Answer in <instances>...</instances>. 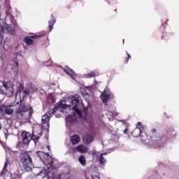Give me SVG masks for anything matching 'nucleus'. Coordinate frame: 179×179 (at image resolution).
Listing matches in <instances>:
<instances>
[{
    "mask_svg": "<svg viewBox=\"0 0 179 179\" xmlns=\"http://www.w3.org/2000/svg\"><path fill=\"white\" fill-rule=\"evenodd\" d=\"M79 95L65 98L59 104L56 105L52 110L42 116V127L44 129L50 128V118L55 115L56 118H59L64 113H69V115L66 117V126L67 128H72L76 124L78 118H83L82 108L83 104L79 101Z\"/></svg>",
    "mask_w": 179,
    "mask_h": 179,
    "instance_id": "f257e3e1",
    "label": "nucleus"
},
{
    "mask_svg": "<svg viewBox=\"0 0 179 179\" xmlns=\"http://www.w3.org/2000/svg\"><path fill=\"white\" fill-rule=\"evenodd\" d=\"M141 139L142 142H144V143L147 145V146L159 148L160 143L166 139V137H161L159 134H156V129H153L151 130L150 138H148V136L144 134V135L141 136Z\"/></svg>",
    "mask_w": 179,
    "mask_h": 179,
    "instance_id": "f03ea898",
    "label": "nucleus"
},
{
    "mask_svg": "<svg viewBox=\"0 0 179 179\" xmlns=\"http://www.w3.org/2000/svg\"><path fill=\"white\" fill-rule=\"evenodd\" d=\"M15 18L12 14L7 13L6 16V21L0 20V37L3 38V36L6 33H10L12 31V24L9 23H13Z\"/></svg>",
    "mask_w": 179,
    "mask_h": 179,
    "instance_id": "7ed1b4c3",
    "label": "nucleus"
},
{
    "mask_svg": "<svg viewBox=\"0 0 179 179\" xmlns=\"http://www.w3.org/2000/svg\"><path fill=\"white\" fill-rule=\"evenodd\" d=\"M13 83L12 81L5 82L0 80V93L7 97L13 96Z\"/></svg>",
    "mask_w": 179,
    "mask_h": 179,
    "instance_id": "20e7f679",
    "label": "nucleus"
},
{
    "mask_svg": "<svg viewBox=\"0 0 179 179\" xmlns=\"http://www.w3.org/2000/svg\"><path fill=\"white\" fill-rule=\"evenodd\" d=\"M33 114V108L29 105L21 103L17 110V117H22V118H30Z\"/></svg>",
    "mask_w": 179,
    "mask_h": 179,
    "instance_id": "39448f33",
    "label": "nucleus"
},
{
    "mask_svg": "<svg viewBox=\"0 0 179 179\" xmlns=\"http://www.w3.org/2000/svg\"><path fill=\"white\" fill-rule=\"evenodd\" d=\"M20 161L25 171H31V167H33V160H31V157L27 152L21 155Z\"/></svg>",
    "mask_w": 179,
    "mask_h": 179,
    "instance_id": "423d86ee",
    "label": "nucleus"
},
{
    "mask_svg": "<svg viewBox=\"0 0 179 179\" xmlns=\"http://www.w3.org/2000/svg\"><path fill=\"white\" fill-rule=\"evenodd\" d=\"M100 97L102 102L106 103L108 100H110V99H114V95L108 88H106Z\"/></svg>",
    "mask_w": 179,
    "mask_h": 179,
    "instance_id": "0eeeda50",
    "label": "nucleus"
},
{
    "mask_svg": "<svg viewBox=\"0 0 179 179\" xmlns=\"http://www.w3.org/2000/svg\"><path fill=\"white\" fill-rule=\"evenodd\" d=\"M77 152H79V153H87V147L80 144L74 148H70L69 150L70 154L77 153Z\"/></svg>",
    "mask_w": 179,
    "mask_h": 179,
    "instance_id": "6e6552de",
    "label": "nucleus"
},
{
    "mask_svg": "<svg viewBox=\"0 0 179 179\" xmlns=\"http://www.w3.org/2000/svg\"><path fill=\"white\" fill-rule=\"evenodd\" d=\"M1 114H6L7 115H12L13 114V108L12 106H2L0 108Z\"/></svg>",
    "mask_w": 179,
    "mask_h": 179,
    "instance_id": "1a4fd4ad",
    "label": "nucleus"
},
{
    "mask_svg": "<svg viewBox=\"0 0 179 179\" xmlns=\"http://www.w3.org/2000/svg\"><path fill=\"white\" fill-rule=\"evenodd\" d=\"M143 129H145V127L142 125V123L141 122H138L136 125V128L133 131V135L134 136H139L142 132H143Z\"/></svg>",
    "mask_w": 179,
    "mask_h": 179,
    "instance_id": "9d476101",
    "label": "nucleus"
},
{
    "mask_svg": "<svg viewBox=\"0 0 179 179\" xmlns=\"http://www.w3.org/2000/svg\"><path fill=\"white\" fill-rule=\"evenodd\" d=\"M64 71L67 75H69L71 76V79H73V80H78V74L75 73V71L69 68L68 66H66L64 67Z\"/></svg>",
    "mask_w": 179,
    "mask_h": 179,
    "instance_id": "9b49d317",
    "label": "nucleus"
},
{
    "mask_svg": "<svg viewBox=\"0 0 179 179\" xmlns=\"http://www.w3.org/2000/svg\"><path fill=\"white\" fill-rule=\"evenodd\" d=\"M22 136L24 145H28V143H30V141H31V134L29 132H22Z\"/></svg>",
    "mask_w": 179,
    "mask_h": 179,
    "instance_id": "f8f14e48",
    "label": "nucleus"
},
{
    "mask_svg": "<svg viewBox=\"0 0 179 179\" xmlns=\"http://www.w3.org/2000/svg\"><path fill=\"white\" fill-rule=\"evenodd\" d=\"M10 68L14 73H17V72H19V62H17V60L11 61Z\"/></svg>",
    "mask_w": 179,
    "mask_h": 179,
    "instance_id": "ddd939ff",
    "label": "nucleus"
},
{
    "mask_svg": "<svg viewBox=\"0 0 179 179\" xmlns=\"http://www.w3.org/2000/svg\"><path fill=\"white\" fill-rule=\"evenodd\" d=\"M36 155L38 156V157L41 159V160L43 161L44 164H45L46 166H50V167H51V166H52V160H51L49 162H48L47 161H44V156H45L46 154H45L43 152L38 151V152H36Z\"/></svg>",
    "mask_w": 179,
    "mask_h": 179,
    "instance_id": "4468645a",
    "label": "nucleus"
},
{
    "mask_svg": "<svg viewBox=\"0 0 179 179\" xmlns=\"http://www.w3.org/2000/svg\"><path fill=\"white\" fill-rule=\"evenodd\" d=\"M29 93H30V91H29V90H20L17 91L16 97L17 96V94H19L20 99L22 101L23 100V99H24V96H27Z\"/></svg>",
    "mask_w": 179,
    "mask_h": 179,
    "instance_id": "2eb2a0df",
    "label": "nucleus"
},
{
    "mask_svg": "<svg viewBox=\"0 0 179 179\" xmlns=\"http://www.w3.org/2000/svg\"><path fill=\"white\" fill-rule=\"evenodd\" d=\"M84 143L89 145V143H92L93 141H94V136L92 134H87L83 137Z\"/></svg>",
    "mask_w": 179,
    "mask_h": 179,
    "instance_id": "dca6fc26",
    "label": "nucleus"
},
{
    "mask_svg": "<svg viewBox=\"0 0 179 179\" xmlns=\"http://www.w3.org/2000/svg\"><path fill=\"white\" fill-rule=\"evenodd\" d=\"M106 155H108V152H104L102 154H99V155H97V159L100 164H102V166H104V164H106V158H104V156H106Z\"/></svg>",
    "mask_w": 179,
    "mask_h": 179,
    "instance_id": "f3484780",
    "label": "nucleus"
},
{
    "mask_svg": "<svg viewBox=\"0 0 179 179\" xmlns=\"http://www.w3.org/2000/svg\"><path fill=\"white\" fill-rule=\"evenodd\" d=\"M31 38H37V35L27 36L24 38V41L27 45H33V40Z\"/></svg>",
    "mask_w": 179,
    "mask_h": 179,
    "instance_id": "a211bd4d",
    "label": "nucleus"
},
{
    "mask_svg": "<svg viewBox=\"0 0 179 179\" xmlns=\"http://www.w3.org/2000/svg\"><path fill=\"white\" fill-rule=\"evenodd\" d=\"M71 141L73 143V145H78L80 142V137L78 135H74L71 136Z\"/></svg>",
    "mask_w": 179,
    "mask_h": 179,
    "instance_id": "6ab92c4d",
    "label": "nucleus"
},
{
    "mask_svg": "<svg viewBox=\"0 0 179 179\" xmlns=\"http://www.w3.org/2000/svg\"><path fill=\"white\" fill-rule=\"evenodd\" d=\"M99 73L97 71H92L88 74L84 75V78L89 79L90 78H94L95 76H99Z\"/></svg>",
    "mask_w": 179,
    "mask_h": 179,
    "instance_id": "aec40b11",
    "label": "nucleus"
},
{
    "mask_svg": "<svg viewBox=\"0 0 179 179\" xmlns=\"http://www.w3.org/2000/svg\"><path fill=\"white\" fill-rule=\"evenodd\" d=\"M78 161L80 163V164H82V166H86V158L85 157V156H80L78 158Z\"/></svg>",
    "mask_w": 179,
    "mask_h": 179,
    "instance_id": "412c9836",
    "label": "nucleus"
},
{
    "mask_svg": "<svg viewBox=\"0 0 179 179\" xmlns=\"http://www.w3.org/2000/svg\"><path fill=\"white\" fill-rule=\"evenodd\" d=\"M52 21L49 22L50 31L52 30V26H54V24L55 23V22H57V19H55V17L52 16Z\"/></svg>",
    "mask_w": 179,
    "mask_h": 179,
    "instance_id": "4be33fe9",
    "label": "nucleus"
},
{
    "mask_svg": "<svg viewBox=\"0 0 179 179\" xmlns=\"http://www.w3.org/2000/svg\"><path fill=\"white\" fill-rule=\"evenodd\" d=\"M52 65H53V64H52V60H48V61H46V62H43V66H51Z\"/></svg>",
    "mask_w": 179,
    "mask_h": 179,
    "instance_id": "5701e85b",
    "label": "nucleus"
},
{
    "mask_svg": "<svg viewBox=\"0 0 179 179\" xmlns=\"http://www.w3.org/2000/svg\"><path fill=\"white\" fill-rule=\"evenodd\" d=\"M6 167H8V162H6L3 169V171H1V174H5L6 173Z\"/></svg>",
    "mask_w": 179,
    "mask_h": 179,
    "instance_id": "b1692460",
    "label": "nucleus"
},
{
    "mask_svg": "<svg viewBox=\"0 0 179 179\" xmlns=\"http://www.w3.org/2000/svg\"><path fill=\"white\" fill-rule=\"evenodd\" d=\"M92 179H100V176H99L97 175H92Z\"/></svg>",
    "mask_w": 179,
    "mask_h": 179,
    "instance_id": "393cba45",
    "label": "nucleus"
},
{
    "mask_svg": "<svg viewBox=\"0 0 179 179\" xmlns=\"http://www.w3.org/2000/svg\"><path fill=\"white\" fill-rule=\"evenodd\" d=\"M108 115H112V117H115V115H117V113L113 112L112 114L108 113Z\"/></svg>",
    "mask_w": 179,
    "mask_h": 179,
    "instance_id": "a878e982",
    "label": "nucleus"
},
{
    "mask_svg": "<svg viewBox=\"0 0 179 179\" xmlns=\"http://www.w3.org/2000/svg\"><path fill=\"white\" fill-rule=\"evenodd\" d=\"M127 59L126 60V62H128V59H131V55L127 53Z\"/></svg>",
    "mask_w": 179,
    "mask_h": 179,
    "instance_id": "bb28decb",
    "label": "nucleus"
},
{
    "mask_svg": "<svg viewBox=\"0 0 179 179\" xmlns=\"http://www.w3.org/2000/svg\"><path fill=\"white\" fill-rule=\"evenodd\" d=\"M39 138H40V137H36V138L34 139L35 143H36V142H37L38 141Z\"/></svg>",
    "mask_w": 179,
    "mask_h": 179,
    "instance_id": "cd10ccee",
    "label": "nucleus"
},
{
    "mask_svg": "<svg viewBox=\"0 0 179 179\" xmlns=\"http://www.w3.org/2000/svg\"><path fill=\"white\" fill-rule=\"evenodd\" d=\"M124 134H128V129H125L124 131Z\"/></svg>",
    "mask_w": 179,
    "mask_h": 179,
    "instance_id": "c85d7f7f",
    "label": "nucleus"
},
{
    "mask_svg": "<svg viewBox=\"0 0 179 179\" xmlns=\"http://www.w3.org/2000/svg\"><path fill=\"white\" fill-rule=\"evenodd\" d=\"M31 93H33V92H37V89H34L33 91H30Z\"/></svg>",
    "mask_w": 179,
    "mask_h": 179,
    "instance_id": "c756f323",
    "label": "nucleus"
},
{
    "mask_svg": "<svg viewBox=\"0 0 179 179\" xmlns=\"http://www.w3.org/2000/svg\"><path fill=\"white\" fill-rule=\"evenodd\" d=\"M84 120H85V121H87V117H85Z\"/></svg>",
    "mask_w": 179,
    "mask_h": 179,
    "instance_id": "7c9ffc66",
    "label": "nucleus"
},
{
    "mask_svg": "<svg viewBox=\"0 0 179 179\" xmlns=\"http://www.w3.org/2000/svg\"><path fill=\"white\" fill-rule=\"evenodd\" d=\"M1 128H2V126H1V124H0V129H1Z\"/></svg>",
    "mask_w": 179,
    "mask_h": 179,
    "instance_id": "2f4dec72",
    "label": "nucleus"
},
{
    "mask_svg": "<svg viewBox=\"0 0 179 179\" xmlns=\"http://www.w3.org/2000/svg\"><path fill=\"white\" fill-rule=\"evenodd\" d=\"M48 150H50V146H48Z\"/></svg>",
    "mask_w": 179,
    "mask_h": 179,
    "instance_id": "473e14b6",
    "label": "nucleus"
},
{
    "mask_svg": "<svg viewBox=\"0 0 179 179\" xmlns=\"http://www.w3.org/2000/svg\"><path fill=\"white\" fill-rule=\"evenodd\" d=\"M40 174H43V171H41V172H40Z\"/></svg>",
    "mask_w": 179,
    "mask_h": 179,
    "instance_id": "72a5a7b5",
    "label": "nucleus"
},
{
    "mask_svg": "<svg viewBox=\"0 0 179 179\" xmlns=\"http://www.w3.org/2000/svg\"><path fill=\"white\" fill-rule=\"evenodd\" d=\"M106 1H108V2H110V0H106Z\"/></svg>",
    "mask_w": 179,
    "mask_h": 179,
    "instance_id": "f704fd0d",
    "label": "nucleus"
},
{
    "mask_svg": "<svg viewBox=\"0 0 179 179\" xmlns=\"http://www.w3.org/2000/svg\"><path fill=\"white\" fill-rule=\"evenodd\" d=\"M0 103H2V101H1V100H0Z\"/></svg>",
    "mask_w": 179,
    "mask_h": 179,
    "instance_id": "c9c22d12",
    "label": "nucleus"
},
{
    "mask_svg": "<svg viewBox=\"0 0 179 179\" xmlns=\"http://www.w3.org/2000/svg\"><path fill=\"white\" fill-rule=\"evenodd\" d=\"M47 156H50L48 154H47Z\"/></svg>",
    "mask_w": 179,
    "mask_h": 179,
    "instance_id": "e433bc0d",
    "label": "nucleus"
}]
</instances>
